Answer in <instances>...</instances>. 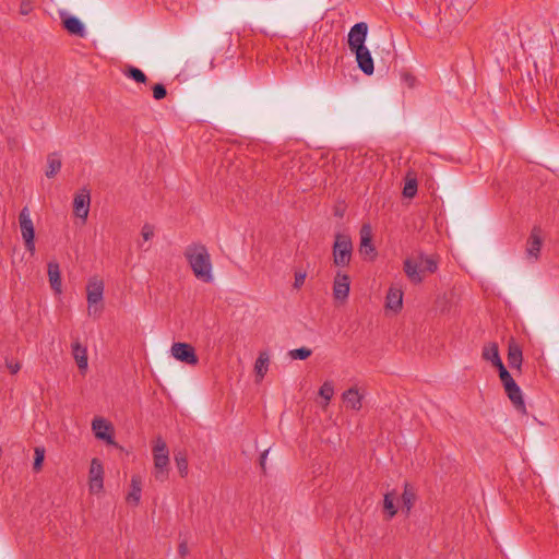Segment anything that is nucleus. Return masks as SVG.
Wrapping results in <instances>:
<instances>
[{"mask_svg": "<svg viewBox=\"0 0 559 559\" xmlns=\"http://www.w3.org/2000/svg\"><path fill=\"white\" fill-rule=\"evenodd\" d=\"M403 307V290L401 286L392 285L385 297V308L399 312Z\"/></svg>", "mask_w": 559, "mask_h": 559, "instance_id": "nucleus-16", "label": "nucleus"}, {"mask_svg": "<svg viewBox=\"0 0 559 559\" xmlns=\"http://www.w3.org/2000/svg\"><path fill=\"white\" fill-rule=\"evenodd\" d=\"M483 358L490 361L495 367L502 364L499 355L498 345L495 342L488 343L483 348Z\"/></svg>", "mask_w": 559, "mask_h": 559, "instance_id": "nucleus-24", "label": "nucleus"}, {"mask_svg": "<svg viewBox=\"0 0 559 559\" xmlns=\"http://www.w3.org/2000/svg\"><path fill=\"white\" fill-rule=\"evenodd\" d=\"M404 80L408 83L409 86H412L414 84L415 79L409 74H405Z\"/></svg>", "mask_w": 559, "mask_h": 559, "instance_id": "nucleus-43", "label": "nucleus"}, {"mask_svg": "<svg viewBox=\"0 0 559 559\" xmlns=\"http://www.w3.org/2000/svg\"><path fill=\"white\" fill-rule=\"evenodd\" d=\"M92 430L97 439L103 440L110 445L116 444L114 439V427L105 418L95 417L92 421Z\"/></svg>", "mask_w": 559, "mask_h": 559, "instance_id": "nucleus-8", "label": "nucleus"}, {"mask_svg": "<svg viewBox=\"0 0 559 559\" xmlns=\"http://www.w3.org/2000/svg\"><path fill=\"white\" fill-rule=\"evenodd\" d=\"M417 192V180L416 178H408L403 189V195L406 198H413Z\"/></svg>", "mask_w": 559, "mask_h": 559, "instance_id": "nucleus-34", "label": "nucleus"}, {"mask_svg": "<svg viewBox=\"0 0 559 559\" xmlns=\"http://www.w3.org/2000/svg\"><path fill=\"white\" fill-rule=\"evenodd\" d=\"M154 230L155 229L153 225L145 223L141 229V236L143 238V241L151 240L154 237Z\"/></svg>", "mask_w": 559, "mask_h": 559, "instance_id": "nucleus-36", "label": "nucleus"}, {"mask_svg": "<svg viewBox=\"0 0 559 559\" xmlns=\"http://www.w3.org/2000/svg\"><path fill=\"white\" fill-rule=\"evenodd\" d=\"M183 254L198 280L204 283L214 280L211 255L204 245L191 243L187 246Z\"/></svg>", "mask_w": 559, "mask_h": 559, "instance_id": "nucleus-1", "label": "nucleus"}, {"mask_svg": "<svg viewBox=\"0 0 559 559\" xmlns=\"http://www.w3.org/2000/svg\"><path fill=\"white\" fill-rule=\"evenodd\" d=\"M61 166H62L61 158L59 157V155L57 153H52V154L48 155L47 169L45 173L46 176L48 178H52L53 176L57 175V173H59V170L61 169Z\"/></svg>", "mask_w": 559, "mask_h": 559, "instance_id": "nucleus-26", "label": "nucleus"}, {"mask_svg": "<svg viewBox=\"0 0 559 559\" xmlns=\"http://www.w3.org/2000/svg\"><path fill=\"white\" fill-rule=\"evenodd\" d=\"M372 229L369 224L362 225L360 229V252L364 254L373 253L374 247L371 243Z\"/></svg>", "mask_w": 559, "mask_h": 559, "instance_id": "nucleus-23", "label": "nucleus"}, {"mask_svg": "<svg viewBox=\"0 0 559 559\" xmlns=\"http://www.w3.org/2000/svg\"><path fill=\"white\" fill-rule=\"evenodd\" d=\"M395 499L396 495L394 491L386 492L384 495L383 509L388 514V519H392L397 513V509L395 507Z\"/></svg>", "mask_w": 559, "mask_h": 559, "instance_id": "nucleus-29", "label": "nucleus"}, {"mask_svg": "<svg viewBox=\"0 0 559 559\" xmlns=\"http://www.w3.org/2000/svg\"><path fill=\"white\" fill-rule=\"evenodd\" d=\"M104 467L98 459H93L90 467V490L91 492H99L104 487Z\"/></svg>", "mask_w": 559, "mask_h": 559, "instance_id": "nucleus-12", "label": "nucleus"}, {"mask_svg": "<svg viewBox=\"0 0 559 559\" xmlns=\"http://www.w3.org/2000/svg\"><path fill=\"white\" fill-rule=\"evenodd\" d=\"M64 28L71 34L79 37H85L86 31L83 23L75 16H66L62 19Z\"/></svg>", "mask_w": 559, "mask_h": 559, "instance_id": "nucleus-21", "label": "nucleus"}, {"mask_svg": "<svg viewBox=\"0 0 559 559\" xmlns=\"http://www.w3.org/2000/svg\"><path fill=\"white\" fill-rule=\"evenodd\" d=\"M523 361L521 346L511 340L508 348V362L511 368L520 369Z\"/></svg>", "mask_w": 559, "mask_h": 559, "instance_id": "nucleus-22", "label": "nucleus"}, {"mask_svg": "<svg viewBox=\"0 0 559 559\" xmlns=\"http://www.w3.org/2000/svg\"><path fill=\"white\" fill-rule=\"evenodd\" d=\"M179 555L185 557L188 554V545L187 542H181L178 547Z\"/></svg>", "mask_w": 559, "mask_h": 559, "instance_id": "nucleus-42", "label": "nucleus"}, {"mask_svg": "<svg viewBox=\"0 0 559 559\" xmlns=\"http://www.w3.org/2000/svg\"><path fill=\"white\" fill-rule=\"evenodd\" d=\"M31 11H32V4H31V2H28V1H23V2L21 3V8H20V12H21V14L26 15V14H28Z\"/></svg>", "mask_w": 559, "mask_h": 559, "instance_id": "nucleus-41", "label": "nucleus"}, {"mask_svg": "<svg viewBox=\"0 0 559 559\" xmlns=\"http://www.w3.org/2000/svg\"><path fill=\"white\" fill-rule=\"evenodd\" d=\"M353 252V242L348 235L336 234L333 245V262L336 266H346L349 264Z\"/></svg>", "mask_w": 559, "mask_h": 559, "instance_id": "nucleus-3", "label": "nucleus"}, {"mask_svg": "<svg viewBox=\"0 0 559 559\" xmlns=\"http://www.w3.org/2000/svg\"><path fill=\"white\" fill-rule=\"evenodd\" d=\"M503 388H504V391H506L509 400L513 404L514 408L516 411L521 412L522 414H525L526 413V407H525V403H524V400H523L522 390L516 384V382L513 381V382L504 385Z\"/></svg>", "mask_w": 559, "mask_h": 559, "instance_id": "nucleus-15", "label": "nucleus"}, {"mask_svg": "<svg viewBox=\"0 0 559 559\" xmlns=\"http://www.w3.org/2000/svg\"><path fill=\"white\" fill-rule=\"evenodd\" d=\"M104 297V283L98 277L88 280L86 286V299L88 304V313L96 314L102 311V305L98 306Z\"/></svg>", "mask_w": 559, "mask_h": 559, "instance_id": "nucleus-5", "label": "nucleus"}, {"mask_svg": "<svg viewBox=\"0 0 559 559\" xmlns=\"http://www.w3.org/2000/svg\"><path fill=\"white\" fill-rule=\"evenodd\" d=\"M167 94V91L163 84H155L153 86V97L156 100L163 99Z\"/></svg>", "mask_w": 559, "mask_h": 559, "instance_id": "nucleus-37", "label": "nucleus"}, {"mask_svg": "<svg viewBox=\"0 0 559 559\" xmlns=\"http://www.w3.org/2000/svg\"><path fill=\"white\" fill-rule=\"evenodd\" d=\"M174 459L180 476L186 477L188 475L187 454L183 451H178L175 453Z\"/></svg>", "mask_w": 559, "mask_h": 559, "instance_id": "nucleus-30", "label": "nucleus"}, {"mask_svg": "<svg viewBox=\"0 0 559 559\" xmlns=\"http://www.w3.org/2000/svg\"><path fill=\"white\" fill-rule=\"evenodd\" d=\"M404 272L412 283L419 284L423 282L424 270L418 259V255H413L405 259Z\"/></svg>", "mask_w": 559, "mask_h": 559, "instance_id": "nucleus-13", "label": "nucleus"}, {"mask_svg": "<svg viewBox=\"0 0 559 559\" xmlns=\"http://www.w3.org/2000/svg\"><path fill=\"white\" fill-rule=\"evenodd\" d=\"M270 354L267 350H263L259 353V356L254 362V374H255V382L259 383L263 380L265 377L269 366H270Z\"/></svg>", "mask_w": 559, "mask_h": 559, "instance_id": "nucleus-17", "label": "nucleus"}, {"mask_svg": "<svg viewBox=\"0 0 559 559\" xmlns=\"http://www.w3.org/2000/svg\"><path fill=\"white\" fill-rule=\"evenodd\" d=\"M5 366L12 374L17 373L21 369V364L19 361L10 360L8 358L5 359Z\"/></svg>", "mask_w": 559, "mask_h": 559, "instance_id": "nucleus-39", "label": "nucleus"}, {"mask_svg": "<svg viewBox=\"0 0 559 559\" xmlns=\"http://www.w3.org/2000/svg\"><path fill=\"white\" fill-rule=\"evenodd\" d=\"M306 276H307L306 272H301V271L296 272L294 287L300 288L305 283Z\"/></svg>", "mask_w": 559, "mask_h": 559, "instance_id": "nucleus-40", "label": "nucleus"}, {"mask_svg": "<svg viewBox=\"0 0 559 559\" xmlns=\"http://www.w3.org/2000/svg\"><path fill=\"white\" fill-rule=\"evenodd\" d=\"M43 461H44V450L36 448L35 449L34 468L39 469Z\"/></svg>", "mask_w": 559, "mask_h": 559, "instance_id": "nucleus-38", "label": "nucleus"}, {"mask_svg": "<svg viewBox=\"0 0 559 559\" xmlns=\"http://www.w3.org/2000/svg\"><path fill=\"white\" fill-rule=\"evenodd\" d=\"M355 55L358 68L367 75L374 71L373 59L367 46L352 51Z\"/></svg>", "mask_w": 559, "mask_h": 559, "instance_id": "nucleus-14", "label": "nucleus"}, {"mask_svg": "<svg viewBox=\"0 0 559 559\" xmlns=\"http://www.w3.org/2000/svg\"><path fill=\"white\" fill-rule=\"evenodd\" d=\"M170 353L175 359L187 365L195 366L199 362L194 348L188 343H174Z\"/></svg>", "mask_w": 559, "mask_h": 559, "instance_id": "nucleus-7", "label": "nucleus"}, {"mask_svg": "<svg viewBox=\"0 0 559 559\" xmlns=\"http://www.w3.org/2000/svg\"><path fill=\"white\" fill-rule=\"evenodd\" d=\"M497 368L499 370V378L503 386L514 381L510 372L506 369L503 362L497 366Z\"/></svg>", "mask_w": 559, "mask_h": 559, "instance_id": "nucleus-35", "label": "nucleus"}, {"mask_svg": "<svg viewBox=\"0 0 559 559\" xmlns=\"http://www.w3.org/2000/svg\"><path fill=\"white\" fill-rule=\"evenodd\" d=\"M154 477L164 481L168 477L169 451L165 440L156 437L153 444Z\"/></svg>", "mask_w": 559, "mask_h": 559, "instance_id": "nucleus-2", "label": "nucleus"}, {"mask_svg": "<svg viewBox=\"0 0 559 559\" xmlns=\"http://www.w3.org/2000/svg\"><path fill=\"white\" fill-rule=\"evenodd\" d=\"M19 224L25 248L33 255L35 253V227L28 207L25 206L21 210Z\"/></svg>", "mask_w": 559, "mask_h": 559, "instance_id": "nucleus-4", "label": "nucleus"}, {"mask_svg": "<svg viewBox=\"0 0 559 559\" xmlns=\"http://www.w3.org/2000/svg\"><path fill=\"white\" fill-rule=\"evenodd\" d=\"M417 255L423 266L424 273H435L438 270V262L435 257L427 255L423 252H419Z\"/></svg>", "mask_w": 559, "mask_h": 559, "instance_id": "nucleus-28", "label": "nucleus"}, {"mask_svg": "<svg viewBox=\"0 0 559 559\" xmlns=\"http://www.w3.org/2000/svg\"><path fill=\"white\" fill-rule=\"evenodd\" d=\"M415 500H416V493H415L414 489L408 484H405L404 491L402 493V503H403V508L405 509L406 515L409 514V512L415 503Z\"/></svg>", "mask_w": 559, "mask_h": 559, "instance_id": "nucleus-27", "label": "nucleus"}, {"mask_svg": "<svg viewBox=\"0 0 559 559\" xmlns=\"http://www.w3.org/2000/svg\"><path fill=\"white\" fill-rule=\"evenodd\" d=\"M542 245H543L542 229L539 227L535 226V227H533V229L530 234V237L526 242V249H525L526 258L530 261H532V262L537 261V259L539 257L540 249H542Z\"/></svg>", "mask_w": 559, "mask_h": 559, "instance_id": "nucleus-11", "label": "nucleus"}, {"mask_svg": "<svg viewBox=\"0 0 559 559\" xmlns=\"http://www.w3.org/2000/svg\"><path fill=\"white\" fill-rule=\"evenodd\" d=\"M126 75L138 83H145L147 80L145 73L135 67H130L127 70Z\"/></svg>", "mask_w": 559, "mask_h": 559, "instance_id": "nucleus-32", "label": "nucleus"}, {"mask_svg": "<svg viewBox=\"0 0 559 559\" xmlns=\"http://www.w3.org/2000/svg\"><path fill=\"white\" fill-rule=\"evenodd\" d=\"M319 394L321 397L324 399L325 405H328L334 394V386H333L332 382L325 381L321 385V388L319 390Z\"/></svg>", "mask_w": 559, "mask_h": 559, "instance_id": "nucleus-31", "label": "nucleus"}, {"mask_svg": "<svg viewBox=\"0 0 559 559\" xmlns=\"http://www.w3.org/2000/svg\"><path fill=\"white\" fill-rule=\"evenodd\" d=\"M72 355L81 372H85L88 367L87 349L80 342L72 343Z\"/></svg>", "mask_w": 559, "mask_h": 559, "instance_id": "nucleus-18", "label": "nucleus"}, {"mask_svg": "<svg viewBox=\"0 0 559 559\" xmlns=\"http://www.w3.org/2000/svg\"><path fill=\"white\" fill-rule=\"evenodd\" d=\"M142 480L140 476H132L131 478V490L127 496V501L136 506L141 499L142 492Z\"/></svg>", "mask_w": 559, "mask_h": 559, "instance_id": "nucleus-25", "label": "nucleus"}, {"mask_svg": "<svg viewBox=\"0 0 559 559\" xmlns=\"http://www.w3.org/2000/svg\"><path fill=\"white\" fill-rule=\"evenodd\" d=\"M350 290V278L347 274L337 272L333 281V297L344 302L347 300Z\"/></svg>", "mask_w": 559, "mask_h": 559, "instance_id": "nucleus-9", "label": "nucleus"}, {"mask_svg": "<svg viewBox=\"0 0 559 559\" xmlns=\"http://www.w3.org/2000/svg\"><path fill=\"white\" fill-rule=\"evenodd\" d=\"M91 194L86 188L81 189L73 199V212L75 216L86 221L90 212Z\"/></svg>", "mask_w": 559, "mask_h": 559, "instance_id": "nucleus-10", "label": "nucleus"}, {"mask_svg": "<svg viewBox=\"0 0 559 559\" xmlns=\"http://www.w3.org/2000/svg\"><path fill=\"white\" fill-rule=\"evenodd\" d=\"M368 24L366 22H359L353 25L348 32L347 44L350 51H355L366 46L368 36Z\"/></svg>", "mask_w": 559, "mask_h": 559, "instance_id": "nucleus-6", "label": "nucleus"}, {"mask_svg": "<svg viewBox=\"0 0 559 559\" xmlns=\"http://www.w3.org/2000/svg\"><path fill=\"white\" fill-rule=\"evenodd\" d=\"M267 452H269V451H265V452L261 455L260 463H261V466H262V467H264V465H265V460H266Z\"/></svg>", "mask_w": 559, "mask_h": 559, "instance_id": "nucleus-44", "label": "nucleus"}, {"mask_svg": "<svg viewBox=\"0 0 559 559\" xmlns=\"http://www.w3.org/2000/svg\"><path fill=\"white\" fill-rule=\"evenodd\" d=\"M311 354H312V350L307 347L292 349L288 353V355L292 359H299V360L307 359L308 357L311 356Z\"/></svg>", "mask_w": 559, "mask_h": 559, "instance_id": "nucleus-33", "label": "nucleus"}, {"mask_svg": "<svg viewBox=\"0 0 559 559\" xmlns=\"http://www.w3.org/2000/svg\"><path fill=\"white\" fill-rule=\"evenodd\" d=\"M47 266L50 286L56 294H60L62 292V283L59 264L56 261H50Z\"/></svg>", "mask_w": 559, "mask_h": 559, "instance_id": "nucleus-19", "label": "nucleus"}, {"mask_svg": "<svg viewBox=\"0 0 559 559\" xmlns=\"http://www.w3.org/2000/svg\"><path fill=\"white\" fill-rule=\"evenodd\" d=\"M346 406L354 411H359L362 406L364 395L359 393L357 388H350L342 395Z\"/></svg>", "mask_w": 559, "mask_h": 559, "instance_id": "nucleus-20", "label": "nucleus"}]
</instances>
